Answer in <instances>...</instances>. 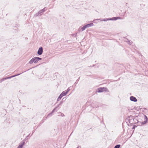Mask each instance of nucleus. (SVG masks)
<instances>
[{
    "instance_id": "obj_1",
    "label": "nucleus",
    "mask_w": 148,
    "mask_h": 148,
    "mask_svg": "<svg viewBox=\"0 0 148 148\" xmlns=\"http://www.w3.org/2000/svg\"><path fill=\"white\" fill-rule=\"evenodd\" d=\"M121 19V18L120 17L117 16L115 17H113L112 18H102L101 19H96V20H100V21H106L108 20H111V21H115L117 19Z\"/></svg>"
},
{
    "instance_id": "obj_2",
    "label": "nucleus",
    "mask_w": 148,
    "mask_h": 148,
    "mask_svg": "<svg viewBox=\"0 0 148 148\" xmlns=\"http://www.w3.org/2000/svg\"><path fill=\"white\" fill-rule=\"evenodd\" d=\"M63 102L62 101H61L60 103L58 104L56 107L53 109L51 112L48 114L47 117H48L49 116H51L53 113L55 112H57L58 110L59 109V108H58L59 106L60 105H61L63 103Z\"/></svg>"
},
{
    "instance_id": "obj_3",
    "label": "nucleus",
    "mask_w": 148,
    "mask_h": 148,
    "mask_svg": "<svg viewBox=\"0 0 148 148\" xmlns=\"http://www.w3.org/2000/svg\"><path fill=\"white\" fill-rule=\"evenodd\" d=\"M144 121H140L138 122V125L141 126L142 125L146 124L148 121V118L147 116L145 115H144Z\"/></svg>"
},
{
    "instance_id": "obj_4",
    "label": "nucleus",
    "mask_w": 148,
    "mask_h": 148,
    "mask_svg": "<svg viewBox=\"0 0 148 148\" xmlns=\"http://www.w3.org/2000/svg\"><path fill=\"white\" fill-rule=\"evenodd\" d=\"M104 91L109 92L108 89L104 87H100L97 90V92H101Z\"/></svg>"
},
{
    "instance_id": "obj_5",
    "label": "nucleus",
    "mask_w": 148,
    "mask_h": 148,
    "mask_svg": "<svg viewBox=\"0 0 148 148\" xmlns=\"http://www.w3.org/2000/svg\"><path fill=\"white\" fill-rule=\"evenodd\" d=\"M139 122L140 121H138V120L137 119L134 118L132 120L130 121V122L129 123L131 125L133 124H135L137 123H138V122Z\"/></svg>"
},
{
    "instance_id": "obj_6",
    "label": "nucleus",
    "mask_w": 148,
    "mask_h": 148,
    "mask_svg": "<svg viewBox=\"0 0 148 148\" xmlns=\"http://www.w3.org/2000/svg\"><path fill=\"white\" fill-rule=\"evenodd\" d=\"M38 62L37 57H34L31 59L29 62V63L30 64H31L33 63V62H34L35 63H37Z\"/></svg>"
},
{
    "instance_id": "obj_7",
    "label": "nucleus",
    "mask_w": 148,
    "mask_h": 148,
    "mask_svg": "<svg viewBox=\"0 0 148 148\" xmlns=\"http://www.w3.org/2000/svg\"><path fill=\"white\" fill-rule=\"evenodd\" d=\"M43 52V49L42 47H40L37 51V54L38 55H42Z\"/></svg>"
},
{
    "instance_id": "obj_8",
    "label": "nucleus",
    "mask_w": 148,
    "mask_h": 148,
    "mask_svg": "<svg viewBox=\"0 0 148 148\" xmlns=\"http://www.w3.org/2000/svg\"><path fill=\"white\" fill-rule=\"evenodd\" d=\"M130 100L134 102H136L137 101V99L134 97L133 96H131L130 97Z\"/></svg>"
},
{
    "instance_id": "obj_9",
    "label": "nucleus",
    "mask_w": 148,
    "mask_h": 148,
    "mask_svg": "<svg viewBox=\"0 0 148 148\" xmlns=\"http://www.w3.org/2000/svg\"><path fill=\"white\" fill-rule=\"evenodd\" d=\"M134 118L132 116L130 115L129 116H128L127 118L126 119V121H127L128 122H129V123L130 122V121H131Z\"/></svg>"
},
{
    "instance_id": "obj_10",
    "label": "nucleus",
    "mask_w": 148,
    "mask_h": 148,
    "mask_svg": "<svg viewBox=\"0 0 148 148\" xmlns=\"http://www.w3.org/2000/svg\"><path fill=\"white\" fill-rule=\"evenodd\" d=\"M47 10L46 8L45 7L43 9L40 10L38 11L39 13L40 14V15L42 14V13L44 12Z\"/></svg>"
},
{
    "instance_id": "obj_11",
    "label": "nucleus",
    "mask_w": 148,
    "mask_h": 148,
    "mask_svg": "<svg viewBox=\"0 0 148 148\" xmlns=\"http://www.w3.org/2000/svg\"><path fill=\"white\" fill-rule=\"evenodd\" d=\"M25 144V141L24 140H23L18 145V146L21 148H23V146Z\"/></svg>"
},
{
    "instance_id": "obj_12",
    "label": "nucleus",
    "mask_w": 148,
    "mask_h": 148,
    "mask_svg": "<svg viewBox=\"0 0 148 148\" xmlns=\"http://www.w3.org/2000/svg\"><path fill=\"white\" fill-rule=\"evenodd\" d=\"M93 25V23H90L87 24L85 25L86 26V28L89 27L91 26H92Z\"/></svg>"
},
{
    "instance_id": "obj_13",
    "label": "nucleus",
    "mask_w": 148,
    "mask_h": 148,
    "mask_svg": "<svg viewBox=\"0 0 148 148\" xmlns=\"http://www.w3.org/2000/svg\"><path fill=\"white\" fill-rule=\"evenodd\" d=\"M67 93L66 92V91H63L60 94L62 97L65 96L66 95Z\"/></svg>"
},
{
    "instance_id": "obj_14",
    "label": "nucleus",
    "mask_w": 148,
    "mask_h": 148,
    "mask_svg": "<svg viewBox=\"0 0 148 148\" xmlns=\"http://www.w3.org/2000/svg\"><path fill=\"white\" fill-rule=\"evenodd\" d=\"M81 27L82 30V31L84 30L85 29L87 28L86 27V26L85 25L84 26L82 27Z\"/></svg>"
},
{
    "instance_id": "obj_15",
    "label": "nucleus",
    "mask_w": 148,
    "mask_h": 148,
    "mask_svg": "<svg viewBox=\"0 0 148 148\" xmlns=\"http://www.w3.org/2000/svg\"><path fill=\"white\" fill-rule=\"evenodd\" d=\"M62 97V96L60 94L57 99V101L60 100Z\"/></svg>"
},
{
    "instance_id": "obj_16",
    "label": "nucleus",
    "mask_w": 148,
    "mask_h": 148,
    "mask_svg": "<svg viewBox=\"0 0 148 148\" xmlns=\"http://www.w3.org/2000/svg\"><path fill=\"white\" fill-rule=\"evenodd\" d=\"M120 147H121L120 145H119V144L117 145L114 146V148H120Z\"/></svg>"
},
{
    "instance_id": "obj_17",
    "label": "nucleus",
    "mask_w": 148,
    "mask_h": 148,
    "mask_svg": "<svg viewBox=\"0 0 148 148\" xmlns=\"http://www.w3.org/2000/svg\"><path fill=\"white\" fill-rule=\"evenodd\" d=\"M21 73H19V74H18L16 75H12V76H10L11 77V78H12V77H16V76H18V75H20Z\"/></svg>"
},
{
    "instance_id": "obj_18",
    "label": "nucleus",
    "mask_w": 148,
    "mask_h": 148,
    "mask_svg": "<svg viewBox=\"0 0 148 148\" xmlns=\"http://www.w3.org/2000/svg\"><path fill=\"white\" fill-rule=\"evenodd\" d=\"M44 120H42L41 121V122L39 123V124L38 126H40L44 122Z\"/></svg>"
},
{
    "instance_id": "obj_19",
    "label": "nucleus",
    "mask_w": 148,
    "mask_h": 148,
    "mask_svg": "<svg viewBox=\"0 0 148 148\" xmlns=\"http://www.w3.org/2000/svg\"><path fill=\"white\" fill-rule=\"evenodd\" d=\"M40 16V14H39V12H38L37 13H36L35 15H34V16Z\"/></svg>"
},
{
    "instance_id": "obj_20",
    "label": "nucleus",
    "mask_w": 148,
    "mask_h": 148,
    "mask_svg": "<svg viewBox=\"0 0 148 148\" xmlns=\"http://www.w3.org/2000/svg\"><path fill=\"white\" fill-rule=\"evenodd\" d=\"M5 79V78H2L1 79H0V82L1 83L3 81H4V80H6V79Z\"/></svg>"
},
{
    "instance_id": "obj_21",
    "label": "nucleus",
    "mask_w": 148,
    "mask_h": 148,
    "mask_svg": "<svg viewBox=\"0 0 148 148\" xmlns=\"http://www.w3.org/2000/svg\"><path fill=\"white\" fill-rule=\"evenodd\" d=\"M70 89L69 88H68L66 90H65L66 92L68 93L69 91H70Z\"/></svg>"
},
{
    "instance_id": "obj_22",
    "label": "nucleus",
    "mask_w": 148,
    "mask_h": 148,
    "mask_svg": "<svg viewBox=\"0 0 148 148\" xmlns=\"http://www.w3.org/2000/svg\"><path fill=\"white\" fill-rule=\"evenodd\" d=\"M137 127V126L134 125H133V127H132V129H134L136 127Z\"/></svg>"
},
{
    "instance_id": "obj_23",
    "label": "nucleus",
    "mask_w": 148,
    "mask_h": 148,
    "mask_svg": "<svg viewBox=\"0 0 148 148\" xmlns=\"http://www.w3.org/2000/svg\"><path fill=\"white\" fill-rule=\"evenodd\" d=\"M5 79H10L11 78V77L10 76H9V77H5Z\"/></svg>"
},
{
    "instance_id": "obj_24",
    "label": "nucleus",
    "mask_w": 148,
    "mask_h": 148,
    "mask_svg": "<svg viewBox=\"0 0 148 148\" xmlns=\"http://www.w3.org/2000/svg\"><path fill=\"white\" fill-rule=\"evenodd\" d=\"M79 78L80 77H79V78L75 82V84H77V82L79 80Z\"/></svg>"
},
{
    "instance_id": "obj_25",
    "label": "nucleus",
    "mask_w": 148,
    "mask_h": 148,
    "mask_svg": "<svg viewBox=\"0 0 148 148\" xmlns=\"http://www.w3.org/2000/svg\"><path fill=\"white\" fill-rule=\"evenodd\" d=\"M37 58H38V61L39 60H41L42 59L41 58H39L38 57H37Z\"/></svg>"
},
{
    "instance_id": "obj_26",
    "label": "nucleus",
    "mask_w": 148,
    "mask_h": 148,
    "mask_svg": "<svg viewBox=\"0 0 148 148\" xmlns=\"http://www.w3.org/2000/svg\"><path fill=\"white\" fill-rule=\"evenodd\" d=\"M47 117H48L47 116L46 117H43V119L42 120H44H44H46V119H47Z\"/></svg>"
},
{
    "instance_id": "obj_27",
    "label": "nucleus",
    "mask_w": 148,
    "mask_h": 148,
    "mask_svg": "<svg viewBox=\"0 0 148 148\" xmlns=\"http://www.w3.org/2000/svg\"><path fill=\"white\" fill-rule=\"evenodd\" d=\"M138 54H140V55H141V56L142 57L143 56L142 55H141V53L139 51H138Z\"/></svg>"
},
{
    "instance_id": "obj_28",
    "label": "nucleus",
    "mask_w": 148,
    "mask_h": 148,
    "mask_svg": "<svg viewBox=\"0 0 148 148\" xmlns=\"http://www.w3.org/2000/svg\"><path fill=\"white\" fill-rule=\"evenodd\" d=\"M34 130H33V132H32V134H31V136H32L33 134V133H34Z\"/></svg>"
},
{
    "instance_id": "obj_29",
    "label": "nucleus",
    "mask_w": 148,
    "mask_h": 148,
    "mask_svg": "<svg viewBox=\"0 0 148 148\" xmlns=\"http://www.w3.org/2000/svg\"><path fill=\"white\" fill-rule=\"evenodd\" d=\"M61 116H64V114H62V115Z\"/></svg>"
},
{
    "instance_id": "obj_30",
    "label": "nucleus",
    "mask_w": 148,
    "mask_h": 148,
    "mask_svg": "<svg viewBox=\"0 0 148 148\" xmlns=\"http://www.w3.org/2000/svg\"><path fill=\"white\" fill-rule=\"evenodd\" d=\"M79 147H80V148H81V146H78L76 148H79Z\"/></svg>"
},
{
    "instance_id": "obj_31",
    "label": "nucleus",
    "mask_w": 148,
    "mask_h": 148,
    "mask_svg": "<svg viewBox=\"0 0 148 148\" xmlns=\"http://www.w3.org/2000/svg\"><path fill=\"white\" fill-rule=\"evenodd\" d=\"M95 64H93L92 66V67H93V66H95ZM90 66L91 67V66Z\"/></svg>"
},
{
    "instance_id": "obj_32",
    "label": "nucleus",
    "mask_w": 148,
    "mask_h": 148,
    "mask_svg": "<svg viewBox=\"0 0 148 148\" xmlns=\"http://www.w3.org/2000/svg\"><path fill=\"white\" fill-rule=\"evenodd\" d=\"M30 135V134H29V135H28L27 136V137H28Z\"/></svg>"
},
{
    "instance_id": "obj_33",
    "label": "nucleus",
    "mask_w": 148,
    "mask_h": 148,
    "mask_svg": "<svg viewBox=\"0 0 148 148\" xmlns=\"http://www.w3.org/2000/svg\"><path fill=\"white\" fill-rule=\"evenodd\" d=\"M17 148H21L20 147H19L18 146Z\"/></svg>"
},
{
    "instance_id": "obj_34",
    "label": "nucleus",
    "mask_w": 148,
    "mask_h": 148,
    "mask_svg": "<svg viewBox=\"0 0 148 148\" xmlns=\"http://www.w3.org/2000/svg\"><path fill=\"white\" fill-rule=\"evenodd\" d=\"M102 122L103 123V121L101 122V123H102Z\"/></svg>"
},
{
    "instance_id": "obj_35",
    "label": "nucleus",
    "mask_w": 148,
    "mask_h": 148,
    "mask_svg": "<svg viewBox=\"0 0 148 148\" xmlns=\"http://www.w3.org/2000/svg\"><path fill=\"white\" fill-rule=\"evenodd\" d=\"M19 101H20V99H19Z\"/></svg>"
},
{
    "instance_id": "obj_36",
    "label": "nucleus",
    "mask_w": 148,
    "mask_h": 148,
    "mask_svg": "<svg viewBox=\"0 0 148 148\" xmlns=\"http://www.w3.org/2000/svg\"><path fill=\"white\" fill-rule=\"evenodd\" d=\"M64 99V98H63L62 99L63 100Z\"/></svg>"
}]
</instances>
